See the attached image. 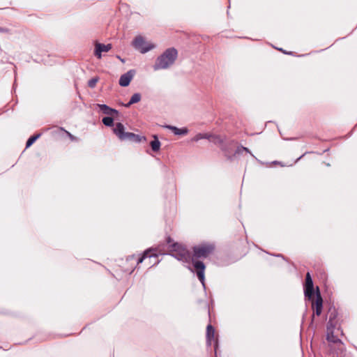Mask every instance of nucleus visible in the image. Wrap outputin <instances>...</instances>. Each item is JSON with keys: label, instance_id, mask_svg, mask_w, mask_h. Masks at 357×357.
<instances>
[{"label": "nucleus", "instance_id": "6e6552de", "mask_svg": "<svg viewBox=\"0 0 357 357\" xmlns=\"http://www.w3.org/2000/svg\"><path fill=\"white\" fill-rule=\"evenodd\" d=\"M202 139H207L210 142L215 144H220L222 143L223 139L219 135H211L208 133H199L196 135L192 139V141L197 142Z\"/></svg>", "mask_w": 357, "mask_h": 357}, {"label": "nucleus", "instance_id": "f257e3e1", "mask_svg": "<svg viewBox=\"0 0 357 357\" xmlns=\"http://www.w3.org/2000/svg\"><path fill=\"white\" fill-rule=\"evenodd\" d=\"M215 250V244L211 242H204L199 245H197L192 248V260L191 261L193 265V268L196 271L197 275L199 281L203 285H204V271L206 266L201 261L195 260L199 258H206L209 255H212Z\"/></svg>", "mask_w": 357, "mask_h": 357}, {"label": "nucleus", "instance_id": "f03ea898", "mask_svg": "<svg viewBox=\"0 0 357 357\" xmlns=\"http://www.w3.org/2000/svg\"><path fill=\"white\" fill-rule=\"evenodd\" d=\"M167 252L179 261L185 263L193 261L192 254L181 243L175 242L170 236L166 238Z\"/></svg>", "mask_w": 357, "mask_h": 357}, {"label": "nucleus", "instance_id": "4468645a", "mask_svg": "<svg viewBox=\"0 0 357 357\" xmlns=\"http://www.w3.org/2000/svg\"><path fill=\"white\" fill-rule=\"evenodd\" d=\"M134 76V73L132 70L127 72L122 75L119 79V84L121 86H127L129 85L130 81Z\"/></svg>", "mask_w": 357, "mask_h": 357}, {"label": "nucleus", "instance_id": "aec40b11", "mask_svg": "<svg viewBox=\"0 0 357 357\" xmlns=\"http://www.w3.org/2000/svg\"><path fill=\"white\" fill-rule=\"evenodd\" d=\"M39 137H40V135L38 134V135H33V136H31V137H29L26 142V147L28 148V147L31 146Z\"/></svg>", "mask_w": 357, "mask_h": 357}, {"label": "nucleus", "instance_id": "f3484780", "mask_svg": "<svg viewBox=\"0 0 357 357\" xmlns=\"http://www.w3.org/2000/svg\"><path fill=\"white\" fill-rule=\"evenodd\" d=\"M165 128L173 131V132L175 135H185L188 133V130L186 128L179 129L178 128H176L175 126H166Z\"/></svg>", "mask_w": 357, "mask_h": 357}, {"label": "nucleus", "instance_id": "393cba45", "mask_svg": "<svg viewBox=\"0 0 357 357\" xmlns=\"http://www.w3.org/2000/svg\"><path fill=\"white\" fill-rule=\"evenodd\" d=\"M66 132L68 133V135L70 137H72V135H70V133H69V132H67V131H66Z\"/></svg>", "mask_w": 357, "mask_h": 357}, {"label": "nucleus", "instance_id": "1a4fd4ad", "mask_svg": "<svg viewBox=\"0 0 357 357\" xmlns=\"http://www.w3.org/2000/svg\"><path fill=\"white\" fill-rule=\"evenodd\" d=\"M312 307L313 310L312 317H314V315L319 316L321 314L323 308V300L318 288L315 300L312 301Z\"/></svg>", "mask_w": 357, "mask_h": 357}, {"label": "nucleus", "instance_id": "b1692460", "mask_svg": "<svg viewBox=\"0 0 357 357\" xmlns=\"http://www.w3.org/2000/svg\"><path fill=\"white\" fill-rule=\"evenodd\" d=\"M241 148H242V149H243V151H246V152H248V153H250V151H249V149H248V148H246V147H243V146H242Z\"/></svg>", "mask_w": 357, "mask_h": 357}, {"label": "nucleus", "instance_id": "9d476101", "mask_svg": "<svg viewBox=\"0 0 357 357\" xmlns=\"http://www.w3.org/2000/svg\"><path fill=\"white\" fill-rule=\"evenodd\" d=\"M304 293L305 297L309 300L314 298V286L311 275L309 272L307 273L305 276V283L304 287Z\"/></svg>", "mask_w": 357, "mask_h": 357}, {"label": "nucleus", "instance_id": "2eb2a0df", "mask_svg": "<svg viewBox=\"0 0 357 357\" xmlns=\"http://www.w3.org/2000/svg\"><path fill=\"white\" fill-rule=\"evenodd\" d=\"M156 252H157V250L156 249H153V248L146 250V251H144V252L143 253L142 256L140 257L137 259V264L142 263L147 257H149V258H151V257L157 258L158 257V254H157Z\"/></svg>", "mask_w": 357, "mask_h": 357}, {"label": "nucleus", "instance_id": "dca6fc26", "mask_svg": "<svg viewBox=\"0 0 357 357\" xmlns=\"http://www.w3.org/2000/svg\"><path fill=\"white\" fill-rule=\"evenodd\" d=\"M98 107L105 114L111 115L113 114H118V112L116 109H112L106 105L98 104Z\"/></svg>", "mask_w": 357, "mask_h": 357}, {"label": "nucleus", "instance_id": "6ab92c4d", "mask_svg": "<svg viewBox=\"0 0 357 357\" xmlns=\"http://www.w3.org/2000/svg\"><path fill=\"white\" fill-rule=\"evenodd\" d=\"M141 100V95L139 93H135L132 96L130 101L125 105L126 107H129L131 105L139 102Z\"/></svg>", "mask_w": 357, "mask_h": 357}, {"label": "nucleus", "instance_id": "423d86ee", "mask_svg": "<svg viewBox=\"0 0 357 357\" xmlns=\"http://www.w3.org/2000/svg\"><path fill=\"white\" fill-rule=\"evenodd\" d=\"M132 45L136 50L142 54H144L155 47V45L146 42L142 36H136L133 40Z\"/></svg>", "mask_w": 357, "mask_h": 357}, {"label": "nucleus", "instance_id": "20e7f679", "mask_svg": "<svg viewBox=\"0 0 357 357\" xmlns=\"http://www.w3.org/2000/svg\"><path fill=\"white\" fill-rule=\"evenodd\" d=\"M114 133L122 141L139 142L142 137L132 132H126L125 127L121 123H117L113 129Z\"/></svg>", "mask_w": 357, "mask_h": 357}, {"label": "nucleus", "instance_id": "4be33fe9", "mask_svg": "<svg viewBox=\"0 0 357 357\" xmlns=\"http://www.w3.org/2000/svg\"><path fill=\"white\" fill-rule=\"evenodd\" d=\"M98 77H93L92 79H91L90 80H89L88 82V86L90 87V88H94L96 86V84L97 82H98Z\"/></svg>", "mask_w": 357, "mask_h": 357}, {"label": "nucleus", "instance_id": "0eeeda50", "mask_svg": "<svg viewBox=\"0 0 357 357\" xmlns=\"http://www.w3.org/2000/svg\"><path fill=\"white\" fill-rule=\"evenodd\" d=\"M206 344L208 346H211L213 344L215 356L217 357L218 355V339L215 335V332L214 328L211 326V324H208L206 327Z\"/></svg>", "mask_w": 357, "mask_h": 357}, {"label": "nucleus", "instance_id": "412c9836", "mask_svg": "<svg viewBox=\"0 0 357 357\" xmlns=\"http://www.w3.org/2000/svg\"><path fill=\"white\" fill-rule=\"evenodd\" d=\"M113 122L114 120L112 117L107 116L102 119V123L107 126H113Z\"/></svg>", "mask_w": 357, "mask_h": 357}, {"label": "nucleus", "instance_id": "f8f14e48", "mask_svg": "<svg viewBox=\"0 0 357 357\" xmlns=\"http://www.w3.org/2000/svg\"><path fill=\"white\" fill-rule=\"evenodd\" d=\"M329 317L327 327L337 328L340 327V324L338 319V313L335 308H331L329 310Z\"/></svg>", "mask_w": 357, "mask_h": 357}, {"label": "nucleus", "instance_id": "ddd939ff", "mask_svg": "<svg viewBox=\"0 0 357 357\" xmlns=\"http://www.w3.org/2000/svg\"><path fill=\"white\" fill-rule=\"evenodd\" d=\"M111 49H112L111 44L104 45V44L96 43L94 54L96 56H97L98 59H100L102 52H107Z\"/></svg>", "mask_w": 357, "mask_h": 357}, {"label": "nucleus", "instance_id": "5701e85b", "mask_svg": "<svg viewBox=\"0 0 357 357\" xmlns=\"http://www.w3.org/2000/svg\"><path fill=\"white\" fill-rule=\"evenodd\" d=\"M0 33H9L10 30L7 28L0 27Z\"/></svg>", "mask_w": 357, "mask_h": 357}, {"label": "nucleus", "instance_id": "9b49d317", "mask_svg": "<svg viewBox=\"0 0 357 357\" xmlns=\"http://www.w3.org/2000/svg\"><path fill=\"white\" fill-rule=\"evenodd\" d=\"M345 347L343 342H339L337 346H331L330 347L331 357H346Z\"/></svg>", "mask_w": 357, "mask_h": 357}, {"label": "nucleus", "instance_id": "7ed1b4c3", "mask_svg": "<svg viewBox=\"0 0 357 357\" xmlns=\"http://www.w3.org/2000/svg\"><path fill=\"white\" fill-rule=\"evenodd\" d=\"M178 56L177 50L174 48L167 49L160 56H159L153 66L155 70L167 69L172 66Z\"/></svg>", "mask_w": 357, "mask_h": 357}, {"label": "nucleus", "instance_id": "39448f33", "mask_svg": "<svg viewBox=\"0 0 357 357\" xmlns=\"http://www.w3.org/2000/svg\"><path fill=\"white\" fill-rule=\"evenodd\" d=\"M342 335L343 332L340 327H327L326 339L330 343L329 347H331V346H337L339 344V342H342L339 338V336Z\"/></svg>", "mask_w": 357, "mask_h": 357}, {"label": "nucleus", "instance_id": "a211bd4d", "mask_svg": "<svg viewBox=\"0 0 357 357\" xmlns=\"http://www.w3.org/2000/svg\"><path fill=\"white\" fill-rule=\"evenodd\" d=\"M154 140L151 141L150 143V145L151 146V149L153 151L156 152L160 150V142L158 140L156 135L153 136Z\"/></svg>", "mask_w": 357, "mask_h": 357}]
</instances>
